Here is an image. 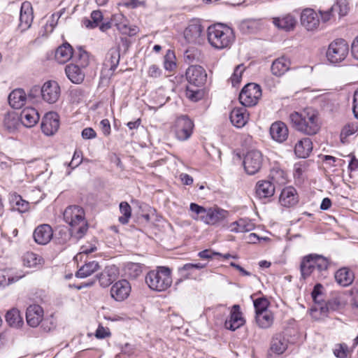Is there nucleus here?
Segmentation results:
<instances>
[{"label": "nucleus", "instance_id": "obj_30", "mask_svg": "<svg viewBox=\"0 0 358 358\" xmlns=\"http://www.w3.org/2000/svg\"><path fill=\"white\" fill-rule=\"evenodd\" d=\"M65 73L68 78L75 84L81 83L85 78V73L78 65L69 64L65 68Z\"/></svg>", "mask_w": 358, "mask_h": 358}, {"label": "nucleus", "instance_id": "obj_45", "mask_svg": "<svg viewBox=\"0 0 358 358\" xmlns=\"http://www.w3.org/2000/svg\"><path fill=\"white\" fill-rule=\"evenodd\" d=\"M120 210L122 214V215L119 217L120 222L123 224L128 223L131 215V206L127 202L122 201L120 204Z\"/></svg>", "mask_w": 358, "mask_h": 358}, {"label": "nucleus", "instance_id": "obj_53", "mask_svg": "<svg viewBox=\"0 0 358 358\" xmlns=\"http://www.w3.org/2000/svg\"><path fill=\"white\" fill-rule=\"evenodd\" d=\"M358 130V123L352 122L349 123L345 125L341 131V136H344L345 137H348L354 134Z\"/></svg>", "mask_w": 358, "mask_h": 358}, {"label": "nucleus", "instance_id": "obj_8", "mask_svg": "<svg viewBox=\"0 0 358 358\" xmlns=\"http://www.w3.org/2000/svg\"><path fill=\"white\" fill-rule=\"evenodd\" d=\"M186 79L188 83L196 87H203L207 80V73L201 66L192 65L186 70Z\"/></svg>", "mask_w": 358, "mask_h": 358}, {"label": "nucleus", "instance_id": "obj_21", "mask_svg": "<svg viewBox=\"0 0 358 358\" xmlns=\"http://www.w3.org/2000/svg\"><path fill=\"white\" fill-rule=\"evenodd\" d=\"M43 310L38 305L29 306L26 312L27 324L31 327H36L42 321Z\"/></svg>", "mask_w": 358, "mask_h": 358}, {"label": "nucleus", "instance_id": "obj_34", "mask_svg": "<svg viewBox=\"0 0 358 358\" xmlns=\"http://www.w3.org/2000/svg\"><path fill=\"white\" fill-rule=\"evenodd\" d=\"M273 23L279 29L289 31L294 27L296 20L293 15L287 14L281 17H274Z\"/></svg>", "mask_w": 358, "mask_h": 358}, {"label": "nucleus", "instance_id": "obj_57", "mask_svg": "<svg viewBox=\"0 0 358 358\" xmlns=\"http://www.w3.org/2000/svg\"><path fill=\"white\" fill-rule=\"evenodd\" d=\"M100 128L104 136H108L110 134V124L108 119H103L100 122Z\"/></svg>", "mask_w": 358, "mask_h": 358}, {"label": "nucleus", "instance_id": "obj_12", "mask_svg": "<svg viewBox=\"0 0 358 358\" xmlns=\"http://www.w3.org/2000/svg\"><path fill=\"white\" fill-rule=\"evenodd\" d=\"M245 323V320L243 316L240 306L238 304L232 306L229 316L224 322V327L234 331L243 326Z\"/></svg>", "mask_w": 358, "mask_h": 358}, {"label": "nucleus", "instance_id": "obj_23", "mask_svg": "<svg viewBox=\"0 0 358 358\" xmlns=\"http://www.w3.org/2000/svg\"><path fill=\"white\" fill-rule=\"evenodd\" d=\"M203 27L199 21L191 22L184 31V36L188 43H196L203 32Z\"/></svg>", "mask_w": 358, "mask_h": 358}, {"label": "nucleus", "instance_id": "obj_40", "mask_svg": "<svg viewBox=\"0 0 358 358\" xmlns=\"http://www.w3.org/2000/svg\"><path fill=\"white\" fill-rule=\"evenodd\" d=\"M42 258L38 255L27 252L22 256V262L24 266L36 268L42 263Z\"/></svg>", "mask_w": 358, "mask_h": 358}, {"label": "nucleus", "instance_id": "obj_17", "mask_svg": "<svg viewBox=\"0 0 358 358\" xmlns=\"http://www.w3.org/2000/svg\"><path fill=\"white\" fill-rule=\"evenodd\" d=\"M53 232L52 227L47 224L38 226L34 233L33 237L35 242L39 245H45L52 239Z\"/></svg>", "mask_w": 358, "mask_h": 358}, {"label": "nucleus", "instance_id": "obj_44", "mask_svg": "<svg viewBox=\"0 0 358 358\" xmlns=\"http://www.w3.org/2000/svg\"><path fill=\"white\" fill-rule=\"evenodd\" d=\"M343 306L340 298L335 297L329 300L325 306H321L320 307V313L322 315H325L329 310H336Z\"/></svg>", "mask_w": 358, "mask_h": 358}, {"label": "nucleus", "instance_id": "obj_18", "mask_svg": "<svg viewBox=\"0 0 358 358\" xmlns=\"http://www.w3.org/2000/svg\"><path fill=\"white\" fill-rule=\"evenodd\" d=\"M229 117L233 125L237 128H242L249 120V113L245 106H243L234 108L231 111Z\"/></svg>", "mask_w": 358, "mask_h": 358}, {"label": "nucleus", "instance_id": "obj_11", "mask_svg": "<svg viewBox=\"0 0 358 358\" xmlns=\"http://www.w3.org/2000/svg\"><path fill=\"white\" fill-rule=\"evenodd\" d=\"M41 94L43 101L48 103H54L60 96V87L55 80L46 81L41 88Z\"/></svg>", "mask_w": 358, "mask_h": 358}, {"label": "nucleus", "instance_id": "obj_41", "mask_svg": "<svg viewBox=\"0 0 358 358\" xmlns=\"http://www.w3.org/2000/svg\"><path fill=\"white\" fill-rule=\"evenodd\" d=\"M120 47H114L109 50L107 54V60L110 64V69L115 71L120 62Z\"/></svg>", "mask_w": 358, "mask_h": 358}, {"label": "nucleus", "instance_id": "obj_13", "mask_svg": "<svg viewBox=\"0 0 358 358\" xmlns=\"http://www.w3.org/2000/svg\"><path fill=\"white\" fill-rule=\"evenodd\" d=\"M59 127V117L55 112L45 113L42 119L41 130L46 136L55 134Z\"/></svg>", "mask_w": 358, "mask_h": 358}, {"label": "nucleus", "instance_id": "obj_50", "mask_svg": "<svg viewBox=\"0 0 358 358\" xmlns=\"http://www.w3.org/2000/svg\"><path fill=\"white\" fill-rule=\"evenodd\" d=\"M174 58L173 52L169 50L164 57V66L166 70L171 71L176 68V64L173 61Z\"/></svg>", "mask_w": 358, "mask_h": 358}, {"label": "nucleus", "instance_id": "obj_62", "mask_svg": "<svg viewBox=\"0 0 358 358\" xmlns=\"http://www.w3.org/2000/svg\"><path fill=\"white\" fill-rule=\"evenodd\" d=\"M148 76L152 78H158L162 74L161 69L155 64H152L149 67Z\"/></svg>", "mask_w": 358, "mask_h": 358}, {"label": "nucleus", "instance_id": "obj_51", "mask_svg": "<svg viewBox=\"0 0 358 358\" xmlns=\"http://www.w3.org/2000/svg\"><path fill=\"white\" fill-rule=\"evenodd\" d=\"M340 6L336 4L332 6L329 9L326 11H320V17L324 22L329 21L334 15V12L338 11Z\"/></svg>", "mask_w": 358, "mask_h": 358}, {"label": "nucleus", "instance_id": "obj_35", "mask_svg": "<svg viewBox=\"0 0 358 358\" xmlns=\"http://www.w3.org/2000/svg\"><path fill=\"white\" fill-rule=\"evenodd\" d=\"M273 315L271 310L259 312L256 314L255 321L261 329H268L273 323Z\"/></svg>", "mask_w": 358, "mask_h": 358}, {"label": "nucleus", "instance_id": "obj_29", "mask_svg": "<svg viewBox=\"0 0 358 358\" xmlns=\"http://www.w3.org/2000/svg\"><path fill=\"white\" fill-rule=\"evenodd\" d=\"M290 61L285 57L276 59L272 63L271 70L272 73L278 77L282 76L290 68Z\"/></svg>", "mask_w": 358, "mask_h": 358}, {"label": "nucleus", "instance_id": "obj_10", "mask_svg": "<svg viewBox=\"0 0 358 358\" xmlns=\"http://www.w3.org/2000/svg\"><path fill=\"white\" fill-rule=\"evenodd\" d=\"M194 123L187 116H181L176 121L175 133L176 138L180 141L187 140L192 135Z\"/></svg>", "mask_w": 358, "mask_h": 358}, {"label": "nucleus", "instance_id": "obj_25", "mask_svg": "<svg viewBox=\"0 0 358 358\" xmlns=\"http://www.w3.org/2000/svg\"><path fill=\"white\" fill-rule=\"evenodd\" d=\"M118 273L117 268L115 266H108L96 275L99 284L103 287L109 286L116 278Z\"/></svg>", "mask_w": 358, "mask_h": 358}, {"label": "nucleus", "instance_id": "obj_52", "mask_svg": "<svg viewBox=\"0 0 358 358\" xmlns=\"http://www.w3.org/2000/svg\"><path fill=\"white\" fill-rule=\"evenodd\" d=\"M322 289H323V286L321 284L317 283L315 285V287L312 291V293H311L312 298L315 303L320 304V303L323 301L322 297Z\"/></svg>", "mask_w": 358, "mask_h": 358}, {"label": "nucleus", "instance_id": "obj_48", "mask_svg": "<svg viewBox=\"0 0 358 358\" xmlns=\"http://www.w3.org/2000/svg\"><path fill=\"white\" fill-rule=\"evenodd\" d=\"M71 237H75V236L72 234L71 230L61 229L57 236V243L64 245L71 240Z\"/></svg>", "mask_w": 358, "mask_h": 358}, {"label": "nucleus", "instance_id": "obj_60", "mask_svg": "<svg viewBox=\"0 0 358 358\" xmlns=\"http://www.w3.org/2000/svg\"><path fill=\"white\" fill-rule=\"evenodd\" d=\"M81 136L84 139H92L96 138V133L92 128L87 127L82 131Z\"/></svg>", "mask_w": 358, "mask_h": 358}, {"label": "nucleus", "instance_id": "obj_42", "mask_svg": "<svg viewBox=\"0 0 358 358\" xmlns=\"http://www.w3.org/2000/svg\"><path fill=\"white\" fill-rule=\"evenodd\" d=\"M185 94L186 96L192 101H197L203 96V91L202 90L191 85L187 86Z\"/></svg>", "mask_w": 358, "mask_h": 358}, {"label": "nucleus", "instance_id": "obj_56", "mask_svg": "<svg viewBox=\"0 0 358 358\" xmlns=\"http://www.w3.org/2000/svg\"><path fill=\"white\" fill-rule=\"evenodd\" d=\"M78 60H79V64L85 67L89 64V55L88 53L83 50L81 48L78 50Z\"/></svg>", "mask_w": 358, "mask_h": 358}, {"label": "nucleus", "instance_id": "obj_7", "mask_svg": "<svg viewBox=\"0 0 358 358\" xmlns=\"http://www.w3.org/2000/svg\"><path fill=\"white\" fill-rule=\"evenodd\" d=\"M262 96L259 85L255 83L247 84L239 94V101L244 106H252L257 103Z\"/></svg>", "mask_w": 358, "mask_h": 358}, {"label": "nucleus", "instance_id": "obj_14", "mask_svg": "<svg viewBox=\"0 0 358 358\" xmlns=\"http://www.w3.org/2000/svg\"><path fill=\"white\" fill-rule=\"evenodd\" d=\"M131 285L127 280H120L115 282L110 288V296L116 301H123L128 298L131 292Z\"/></svg>", "mask_w": 358, "mask_h": 358}, {"label": "nucleus", "instance_id": "obj_55", "mask_svg": "<svg viewBox=\"0 0 358 358\" xmlns=\"http://www.w3.org/2000/svg\"><path fill=\"white\" fill-rule=\"evenodd\" d=\"M348 348L345 344H339L334 350V355L338 358H346L348 355Z\"/></svg>", "mask_w": 358, "mask_h": 358}, {"label": "nucleus", "instance_id": "obj_43", "mask_svg": "<svg viewBox=\"0 0 358 358\" xmlns=\"http://www.w3.org/2000/svg\"><path fill=\"white\" fill-rule=\"evenodd\" d=\"M189 210L192 213H194V215H191L193 219L203 222L207 212V208H205L196 203H192L189 206Z\"/></svg>", "mask_w": 358, "mask_h": 358}, {"label": "nucleus", "instance_id": "obj_64", "mask_svg": "<svg viewBox=\"0 0 358 358\" xmlns=\"http://www.w3.org/2000/svg\"><path fill=\"white\" fill-rule=\"evenodd\" d=\"M352 110L355 117L358 119V88L354 92Z\"/></svg>", "mask_w": 358, "mask_h": 358}, {"label": "nucleus", "instance_id": "obj_26", "mask_svg": "<svg viewBox=\"0 0 358 358\" xmlns=\"http://www.w3.org/2000/svg\"><path fill=\"white\" fill-rule=\"evenodd\" d=\"M255 189L259 198H269L274 194L275 185L269 180H260L256 184Z\"/></svg>", "mask_w": 358, "mask_h": 358}, {"label": "nucleus", "instance_id": "obj_3", "mask_svg": "<svg viewBox=\"0 0 358 358\" xmlns=\"http://www.w3.org/2000/svg\"><path fill=\"white\" fill-rule=\"evenodd\" d=\"M63 217L65 222L69 225L72 234L77 240L85 236L88 230V223L82 207L68 206L64 211Z\"/></svg>", "mask_w": 358, "mask_h": 358}, {"label": "nucleus", "instance_id": "obj_19", "mask_svg": "<svg viewBox=\"0 0 358 358\" xmlns=\"http://www.w3.org/2000/svg\"><path fill=\"white\" fill-rule=\"evenodd\" d=\"M270 135L275 141L283 143L288 137V128L287 125L281 121L275 122L270 127Z\"/></svg>", "mask_w": 358, "mask_h": 358}, {"label": "nucleus", "instance_id": "obj_33", "mask_svg": "<svg viewBox=\"0 0 358 358\" xmlns=\"http://www.w3.org/2000/svg\"><path fill=\"white\" fill-rule=\"evenodd\" d=\"M73 48L69 43L60 45L55 52V59L60 64H64L73 57Z\"/></svg>", "mask_w": 358, "mask_h": 358}, {"label": "nucleus", "instance_id": "obj_15", "mask_svg": "<svg viewBox=\"0 0 358 358\" xmlns=\"http://www.w3.org/2000/svg\"><path fill=\"white\" fill-rule=\"evenodd\" d=\"M301 22L308 31H314L320 25L319 15L312 8H305L301 14Z\"/></svg>", "mask_w": 358, "mask_h": 358}, {"label": "nucleus", "instance_id": "obj_54", "mask_svg": "<svg viewBox=\"0 0 358 358\" xmlns=\"http://www.w3.org/2000/svg\"><path fill=\"white\" fill-rule=\"evenodd\" d=\"M15 208L20 213H24L29 208V203L23 200L20 196H15Z\"/></svg>", "mask_w": 358, "mask_h": 358}, {"label": "nucleus", "instance_id": "obj_2", "mask_svg": "<svg viewBox=\"0 0 358 358\" xmlns=\"http://www.w3.org/2000/svg\"><path fill=\"white\" fill-rule=\"evenodd\" d=\"M329 261L327 258L317 254H310L303 257L300 271L303 279L312 275L318 280L327 278Z\"/></svg>", "mask_w": 358, "mask_h": 358}, {"label": "nucleus", "instance_id": "obj_58", "mask_svg": "<svg viewBox=\"0 0 358 358\" xmlns=\"http://www.w3.org/2000/svg\"><path fill=\"white\" fill-rule=\"evenodd\" d=\"M81 156V152L76 150L69 166H71L73 169L78 166L82 162Z\"/></svg>", "mask_w": 358, "mask_h": 358}, {"label": "nucleus", "instance_id": "obj_31", "mask_svg": "<svg viewBox=\"0 0 358 358\" xmlns=\"http://www.w3.org/2000/svg\"><path fill=\"white\" fill-rule=\"evenodd\" d=\"M334 278L339 285L347 287L352 283L354 274L349 268L343 267L335 273Z\"/></svg>", "mask_w": 358, "mask_h": 358}, {"label": "nucleus", "instance_id": "obj_46", "mask_svg": "<svg viewBox=\"0 0 358 358\" xmlns=\"http://www.w3.org/2000/svg\"><path fill=\"white\" fill-rule=\"evenodd\" d=\"M127 274L131 278H137L142 273L141 266L138 263L129 262L125 266Z\"/></svg>", "mask_w": 358, "mask_h": 358}, {"label": "nucleus", "instance_id": "obj_5", "mask_svg": "<svg viewBox=\"0 0 358 358\" xmlns=\"http://www.w3.org/2000/svg\"><path fill=\"white\" fill-rule=\"evenodd\" d=\"M145 282L153 290L164 291L172 284L171 271L168 267L159 266L147 273Z\"/></svg>", "mask_w": 358, "mask_h": 358}, {"label": "nucleus", "instance_id": "obj_39", "mask_svg": "<svg viewBox=\"0 0 358 358\" xmlns=\"http://www.w3.org/2000/svg\"><path fill=\"white\" fill-rule=\"evenodd\" d=\"M287 348V342L280 335L276 336L273 338L271 344V350L277 354L282 355Z\"/></svg>", "mask_w": 358, "mask_h": 358}, {"label": "nucleus", "instance_id": "obj_20", "mask_svg": "<svg viewBox=\"0 0 358 358\" xmlns=\"http://www.w3.org/2000/svg\"><path fill=\"white\" fill-rule=\"evenodd\" d=\"M228 216V212L219 208H208L203 222L215 225L223 221Z\"/></svg>", "mask_w": 358, "mask_h": 358}, {"label": "nucleus", "instance_id": "obj_63", "mask_svg": "<svg viewBox=\"0 0 358 358\" xmlns=\"http://www.w3.org/2000/svg\"><path fill=\"white\" fill-rule=\"evenodd\" d=\"M91 20H93V23L94 25H99V23L103 20V15L102 13L99 10H94L91 13Z\"/></svg>", "mask_w": 358, "mask_h": 358}, {"label": "nucleus", "instance_id": "obj_6", "mask_svg": "<svg viewBox=\"0 0 358 358\" xmlns=\"http://www.w3.org/2000/svg\"><path fill=\"white\" fill-rule=\"evenodd\" d=\"M348 52L347 42L344 39L338 38L329 45L326 57L330 63L336 64L343 62L348 56Z\"/></svg>", "mask_w": 358, "mask_h": 358}, {"label": "nucleus", "instance_id": "obj_61", "mask_svg": "<svg viewBox=\"0 0 358 358\" xmlns=\"http://www.w3.org/2000/svg\"><path fill=\"white\" fill-rule=\"evenodd\" d=\"M3 124L8 130L12 131L15 128V120L7 115L4 117Z\"/></svg>", "mask_w": 358, "mask_h": 358}, {"label": "nucleus", "instance_id": "obj_16", "mask_svg": "<svg viewBox=\"0 0 358 358\" xmlns=\"http://www.w3.org/2000/svg\"><path fill=\"white\" fill-rule=\"evenodd\" d=\"M33 19V9L31 3L27 1L22 3L20 8L19 24V28L22 31L27 30L31 27Z\"/></svg>", "mask_w": 358, "mask_h": 358}, {"label": "nucleus", "instance_id": "obj_38", "mask_svg": "<svg viewBox=\"0 0 358 358\" xmlns=\"http://www.w3.org/2000/svg\"><path fill=\"white\" fill-rule=\"evenodd\" d=\"M6 321L11 327L18 328L23 324V320L17 308H12L5 315Z\"/></svg>", "mask_w": 358, "mask_h": 358}, {"label": "nucleus", "instance_id": "obj_28", "mask_svg": "<svg viewBox=\"0 0 358 358\" xmlns=\"http://www.w3.org/2000/svg\"><path fill=\"white\" fill-rule=\"evenodd\" d=\"M313 150V143L309 138H303L299 141L294 147V152L299 158H306L309 156Z\"/></svg>", "mask_w": 358, "mask_h": 358}, {"label": "nucleus", "instance_id": "obj_47", "mask_svg": "<svg viewBox=\"0 0 358 358\" xmlns=\"http://www.w3.org/2000/svg\"><path fill=\"white\" fill-rule=\"evenodd\" d=\"M244 71L243 65H238L230 78V81L233 87H236L241 80L242 74Z\"/></svg>", "mask_w": 358, "mask_h": 358}, {"label": "nucleus", "instance_id": "obj_27", "mask_svg": "<svg viewBox=\"0 0 358 358\" xmlns=\"http://www.w3.org/2000/svg\"><path fill=\"white\" fill-rule=\"evenodd\" d=\"M230 231L234 233H244L255 229L254 223L248 218H241L231 223L229 226Z\"/></svg>", "mask_w": 358, "mask_h": 358}, {"label": "nucleus", "instance_id": "obj_32", "mask_svg": "<svg viewBox=\"0 0 358 358\" xmlns=\"http://www.w3.org/2000/svg\"><path fill=\"white\" fill-rule=\"evenodd\" d=\"M27 96L24 91L22 89L13 90L8 96V102L13 108H20L27 101Z\"/></svg>", "mask_w": 358, "mask_h": 358}, {"label": "nucleus", "instance_id": "obj_49", "mask_svg": "<svg viewBox=\"0 0 358 358\" xmlns=\"http://www.w3.org/2000/svg\"><path fill=\"white\" fill-rule=\"evenodd\" d=\"M269 305L268 301L265 298H259L254 301V307L255 313L263 311H268V306Z\"/></svg>", "mask_w": 358, "mask_h": 358}, {"label": "nucleus", "instance_id": "obj_1", "mask_svg": "<svg viewBox=\"0 0 358 358\" xmlns=\"http://www.w3.org/2000/svg\"><path fill=\"white\" fill-rule=\"evenodd\" d=\"M289 119L295 129L306 135L316 134L321 127L319 113L311 108L291 113Z\"/></svg>", "mask_w": 358, "mask_h": 358}, {"label": "nucleus", "instance_id": "obj_36", "mask_svg": "<svg viewBox=\"0 0 358 358\" xmlns=\"http://www.w3.org/2000/svg\"><path fill=\"white\" fill-rule=\"evenodd\" d=\"M269 178L271 180V182L278 185H283L287 182V175L286 172L276 166L271 169Z\"/></svg>", "mask_w": 358, "mask_h": 358}, {"label": "nucleus", "instance_id": "obj_9", "mask_svg": "<svg viewBox=\"0 0 358 358\" xmlns=\"http://www.w3.org/2000/svg\"><path fill=\"white\" fill-rule=\"evenodd\" d=\"M262 162V152L257 150H252L245 156L243 160L244 169L248 174L254 175L260 170Z\"/></svg>", "mask_w": 358, "mask_h": 358}, {"label": "nucleus", "instance_id": "obj_24", "mask_svg": "<svg viewBox=\"0 0 358 358\" xmlns=\"http://www.w3.org/2000/svg\"><path fill=\"white\" fill-rule=\"evenodd\" d=\"M38 111L31 107L24 108L20 115V120L26 127H34L39 120Z\"/></svg>", "mask_w": 358, "mask_h": 358}, {"label": "nucleus", "instance_id": "obj_37", "mask_svg": "<svg viewBox=\"0 0 358 358\" xmlns=\"http://www.w3.org/2000/svg\"><path fill=\"white\" fill-rule=\"evenodd\" d=\"M100 266L96 261L89 262L82 266L76 273V276L79 278H85L99 269Z\"/></svg>", "mask_w": 358, "mask_h": 358}, {"label": "nucleus", "instance_id": "obj_4", "mask_svg": "<svg viewBox=\"0 0 358 358\" xmlns=\"http://www.w3.org/2000/svg\"><path fill=\"white\" fill-rule=\"evenodd\" d=\"M207 36L210 45L217 50L229 48L235 39L234 30L221 23L208 27Z\"/></svg>", "mask_w": 358, "mask_h": 358}, {"label": "nucleus", "instance_id": "obj_22", "mask_svg": "<svg viewBox=\"0 0 358 358\" xmlns=\"http://www.w3.org/2000/svg\"><path fill=\"white\" fill-rule=\"evenodd\" d=\"M299 201L296 190L292 187L284 188L279 198V202L285 207L289 208L295 206Z\"/></svg>", "mask_w": 358, "mask_h": 358}, {"label": "nucleus", "instance_id": "obj_59", "mask_svg": "<svg viewBox=\"0 0 358 358\" xmlns=\"http://www.w3.org/2000/svg\"><path fill=\"white\" fill-rule=\"evenodd\" d=\"M206 267V264L201 263L196 264H186L182 268H180V271H189L192 269H201Z\"/></svg>", "mask_w": 358, "mask_h": 358}]
</instances>
